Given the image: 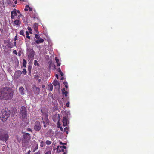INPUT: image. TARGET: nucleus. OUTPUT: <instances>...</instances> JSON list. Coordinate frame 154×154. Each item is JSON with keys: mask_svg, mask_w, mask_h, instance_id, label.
I'll list each match as a JSON object with an SVG mask.
<instances>
[{"mask_svg": "<svg viewBox=\"0 0 154 154\" xmlns=\"http://www.w3.org/2000/svg\"><path fill=\"white\" fill-rule=\"evenodd\" d=\"M0 91V100H9L12 98L14 91L11 88L6 87L1 89Z\"/></svg>", "mask_w": 154, "mask_h": 154, "instance_id": "1", "label": "nucleus"}, {"mask_svg": "<svg viewBox=\"0 0 154 154\" xmlns=\"http://www.w3.org/2000/svg\"><path fill=\"white\" fill-rule=\"evenodd\" d=\"M30 139L31 136L29 134L27 133H24L23 135L22 143V146L23 147L27 146Z\"/></svg>", "mask_w": 154, "mask_h": 154, "instance_id": "2", "label": "nucleus"}, {"mask_svg": "<svg viewBox=\"0 0 154 154\" xmlns=\"http://www.w3.org/2000/svg\"><path fill=\"white\" fill-rule=\"evenodd\" d=\"M11 113L10 111L8 109H3L2 111V116L1 117L2 120L3 122L6 121L9 117Z\"/></svg>", "mask_w": 154, "mask_h": 154, "instance_id": "3", "label": "nucleus"}, {"mask_svg": "<svg viewBox=\"0 0 154 154\" xmlns=\"http://www.w3.org/2000/svg\"><path fill=\"white\" fill-rule=\"evenodd\" d=\"M42 113V122L44 124V127H46L49 124V121L48 118V116L46 113H43L42 110L41 111Z\"/></svg>", "mask_w": 154, "mask_h": 154, "instance_id": "4", "label": "nucleus"}, {"mask_svg": "<svg viewBox=\"0 0 154 154\" xmlns=\"http://www.w3.org/2000/svg\"><path fill=\"white\" fill-rule=\"evenodd\" d=\"M27 115V111L26 108L22 106L21 107L20 112V118L23 119H25Z\"/></svg>", "mask_w": 154, "mask_h": 154, "instance_id": "5", "label": "nucleus"}, {"mask_svg": "<svg viewBox=\"0 0 154 154\" xmlns=\"http://www.w3.org/2000/svg\"><path fill=\"white\" fill-rule=\"evenodd\" d=\"M41 125L40 122L38 121H36L34 126V129L36 131H39L41 129Z\"/></svg>", "mask_w": 154, "mask_h": 154, "instance_id": "6", "label": "nucleus"}, {"mask_svg": "<svg viewBox=\"0 0 154 154\" xmlns=\"http://www.w3.org/2000/svg\"><path fill=\"white\" fill-rule=\"evenodd\" d=\"M8 134L4 131L0 137V140L6 142L8 140Z\"/></svg>", "mask_w": 154, "mask_h": 154, "instance_id": "7", "label": "nucleus"}, {"mask_svg": "<svg viewBox=\"0 0 154 154\" xmlns=\"http://www.w3.org/2000/svg\"><path fill=\"white\" fill-rule=\"evenodd\" d=\"M68 116H66L63 117L62 119V122L63 125L64 126H66L67 125L69 121H68Z\"/></svg>", "mask_w": 154, "mask_h": 154, "instance_id": "8", "label": "nucleus"}, {"mask_svg": "<svg viewBox=\"0 0 154 154\" xmlns=\"http://www.w3.org/2000/svg\"><path fill=\"white\" fill-rule=\"evenodd\" d=\"M33 91L35 94H38L40 93V88L37 87L35 85H34L33 87Z\"/></svg>", "mask_w": 154, "mask_h": 154, "instance_id": "9", "label": "nucleus"}, {"mask_svg": "<svg viewBox=\"0 0 154 154\" xmlns=\"http://www.w3.org/2000/svg\"><path fill=\"white\" fill-rule=\"evenodd\" d=\"M35 13H34L32 14V17L35 20H37L38 21H39V18L38 16L37 13L35 12Z\"/></svg>", "mask_w": 154, "mask_h": 154, "instance_id": "10", "label": "nucleus"}, {"mask_svg": "<svg viewBox=\"0 0 154 154\" xmlns=\"http://www.w3.org/2000/svg\"><path fill=\"white\" fill-rule=\"evenodd\" d=\"M38 148V145L37 142L32 146V152H34Z\"/></svg>", "mask_w": 154, "mask_h": 154, "instance_id": "11", "label": "nucleus"}, {"mask_svg": "<svg viewBox=\"0 0 154 154\" xmlns=\"http://www.w3.org/2000/svg\"><path fill=\"white\" fill-rule=\"evenodd\" d=\"M38 23H34L33 27L34 30L36 31V33H39L38 29Z\"/></svg>", "mask_w": 154, "mask_h": 154, "instance_id": "12", "label": "nucleus"}, {"mask_svg": "<svg viewBox=\"0 0 154 154\" xmlns=\"http://www.w3.org/2000/svg\"><path fill=\"white\" fill-rule=\"evenodd\" d=\"M53 84L54 86H56L58 88L60 87V84L57 80H54L53 82Z\"/></svg>", "mask_w": 154, "mask_h": 154, "instance_id": "13", "label": "nucleus"}, {"mask_svg": "<svg viewBox=\"0 0 154 154\" xmlns=\"http://www.w3.org/2000/svg\"><path fill=\"white\" fill-rule=\"evenodd\" d=\"M57 152L59 153L61 152H64V149H63L62 147L60 146H57Z\"/></svg>", "mask_w": 154, "mask_h": 154, "instance_id": "14", "label": "nucleus"}, {"mask_svg": "<svg viewBox=\"0 0 154 154\" xmlns=\"http://www.w3.org/2000/svg\"><path fill=\"white\" fill-rule=\"evenodd\" d=\"M21 73H22L20 71H17L15 73L14 76L16 78H18L20 76Z\"/></svg>", "mask_w": 154, "mask_h": 154, "instance_id": "15", "label": "nucleus"}, {"mask_svg": "<svg viewBox=\"0 0 154 154\" xmlns=\"http://www.w3.org/2000/svg\"><path fill=\"white\" fill-rule=\"evenodd\" d=\"M14 23L15 25H20L21 24V21L20 20L17 19L14 21Z\"/></svg>", "mask_w": 154, "mask_h": 154, "instance_id": "16", "label": "nucleus"}, {"mask_svg": "<svg viewBox=\"0 0 154 154\" xmlns=\"http://www.w3.org/2000/svg\"><path fill=\"white\" fill-rule=\"evenodd\" d=\"M24 88L22 86L20 87L19 88V92L22 95H23L24 94Z\"/></svg>", "mask_w": 154, "mask_h": 154, "instance_id": "17", "label": "nucleus"}, {"mask_svg": "<svg viewBox=\"0 0 154 154\" xmlns=\"http://www.w3.org/2000/svg\"><path fill=\"white\" fill-rule=\"evenodd\" d=\"M34 52L32 51L29 53L28 57L29 59H32L34 57Z\"/></svg>", "mask_w": 154, "mask_h": 154, "instance_id": "18", "label": "nucleus"}, {"mask_svg": "<svg viewBox=\"0 0 154 154\" xmlns=\"http://www.w3.org/2000/svg\"><path fill=\"white\" fill-rule=\"evenodd\" d=\"M44 41V40L42 38H40L38 40H36L35 41V42L37 44L39 43H42Z\"/></svg>", "mask_w": 154, "mask_h": 154, "instance_id": "19", "label": "nucleus"}, {"mask_svg": "<svg viewBox=\"0 0 154 154\" xmlns=\"http://www.w3.org/2000/svg\"><path fill=\"white\" fill-rule=\"evenodd\" d=\"M11 14L14 16H17V11L16 9L14 8L13 10L11 12Z\"/></svg>", "mask_w": 154, "mask_h": 154, "instance_id": "20", "label": "nucleus"}, {"mask_svg": "<svg viewBox=\"0 0 154 154\" xmlns=\"http://www.w3.org/2000/svg\"><path fill=\"white\" fill-rule=\"evenodd\" d=\"M49 90L50 91H52L53 89V85L52 84L50 83L48 85Z\"/></svg>", "mask_w": 154, "mask_h": 154, "instance_id": "21", "label": "nucleus"}, {"mask_svg": "<svg viewBox=\"0 0 154 154\" xmlns=\"http://www.w3.org/2000/svg\"><path fill=\"white\" fill-rule=\"evenodd\" d=\"M26 61L24 59H23V66L24 67H26Z\"/></svg>", "mask_w": 154, "mask_h": 154, "instance_id": "22", "label": "nucleus"}, {"mask_svg": "<svg viewBox=\"0 0 154 154\" xmlns=\"http://www.w3.org/2000/svg\"><path fill=\"white\" fill-rule=\"evenodd\" d=\"M26 37L27 38H28L29 39H30V37L29 36V34L27 31H26Z\"/></svg>", "mask_w": 154, "mask_h": 154, "instance_id": "23", "label": "nucleus"}, {"mask_svg": "<svg viewBox=\"0 0 154 154\" xmlns=\"http://www.w3.org/2000/svg\"><path fill=\"white\" fill-rule=\"evenodd\" d=\"M34 65L36 66H38L39 65V64L38 62V61L36 60H35L34 62Z\"/></svg>", "mask_w": 154, "mask_h": 154, "instance_id": "24", "label": "nucleus"}, {"mask_svg": "<svg viewBox=\"0 0 154 154\" xmlns=\"http://www.w3.org/2000/svg\"><path fill=\"white\" fill-rule=\"evenodd\" d=\"M35 36L36 39H37L38 40L41 38L40 36H39V35H38L37 34H35Z\"/></svg>", "mask_w": 154, "mask_h": 154, "instance_id": "25", "label": "nucleus"}, {"mask_svg": "<svg viewBox=\"0 0 154 154\" xmlns=\"http://www.w3.org/2000/svg\"><path fill=\"white\" fill-rule=\"evenodd\" d=\"M45 143L47 145H49L51 143V142L50 141L47 140L46 141Z\"/></svg>", "mask_w": 154, "mask_h": 154, "instance_id": "26", "label": "nucleus"}, {"mask_svg": "<svg viewBox=\"0 0 154 154\" xmlns=\"http://www.w3.org/2000/svg\"><path fill=\"white\" fill-rule=\"evenodd\" d=\"M68 128L67 127H65L64 129V131L66 132L67 134H68Z\"/></svg>", "mask_w": 154, "mask_h": 154, "instance_id": "27", "label": "nucleus"}, {"mask_svg": "<svg viewBox=\"0 0 154 154\" xmlns=\"http://www.w3.org/2000/svg\"><path fill=\"white\" fill-rule=\"evenodd\" d=\"M28 30L29 31V32L32 34V29L31 27L29 26H28L27 28Z\"/></svg>", "mask_w": 154, "mask_h": 154, "instance_id": "28", "label": "nucleus"}, {"mask_svg": "<svg viewBox=\"0 0 154 154\" xmlns=\"http://www.w3.org/2000/svg\"><path fill=\"white\" fill-rule=\"evenodd\" d=\"M63 84L65 85V86L66 88H68V83L67 82H63Z\"/></svg>", "mask_w": 154, "mask_h": 154, "instance_id": "29", "label": "nucleus"}, {"mask_svg": "<svg viewBox=\"0 0 154 154\" xmlns=\"http://www.w3.org/2000/svg\"><path fill=\"white\" fill-rule=\"evenodd\" d=\"M62 93H63V95H64L65 97H66L67 96L68 92L67 91H65L64 92H63Z\"/></svg>", "mask_w": 154, "mask_h": 154, "instance_id": "30", "label": "nucleus"}, {"mask_svg": "<svg viewBox=\"0 0 154 154\" xmlns=\"http://www.w3.org/2000/svg\"><path fill=\"white\" fill-rule=\"evenodd\" d=\"M60 120L59 119L58 120V122L57 123V127L58 128H59L60 127V125H61V124L60 123Z\"/></svg>", "mask_w": 154, "mask_h": 154, "instance_id": "31", "label": "nucleus"}, {"mask_svg": "<svg viewBox=\"0 0 154 154\" xmlns=\"http://www.w3.org/2000/svg\"><path fill=\"white\" fill-rule=\"evenodd\" d=\"M20 35H22L23 36L24 35V33L23 30L20 31Z\"/></svg>", "mask_w": 154, "mask_h": 154, "instance_id": "32", "label": "nucleus"}, {"mask_svg": "<svg viewBox=\"0 0 154 154\" xmlns=\"http://www.w3.org/2000/svg\"><path fill=\"white\" fill-rule=\"evenodd\" d=\"M25 7L26 8H29V10L30 11H32V8H31L30 7L29 5H26V6H25Z\"/></svg>", "mask_w": 154, "mask_h": 154, "instance_id": "33", "label": "nucleus"}, {"mask_svg": "<svg viewBox=\"0 0 154 154\" xmlns=\"http://www.w3.org/2000/svg\"><path fill=\"white\" fill-rule=\"evenodd\" d=\"M17 36L16 35L15 37L14 38V45L15 46H16V41L17 40Z\"/></svg>", "mask_w": 154, "mask_h": 154, "instance_id": "34", "label": "nucleus"}, {"mask_svg": "<svg viewBox=\"0 0 154 154\" xmlns=\"http://www.w3.org/2000/svg\"><path fill=\"white\" fill-rule=\"evenodd\" d=\"M43 141H41L40 142L41 144H40V146L41 147H43L44 146V145H43Z\"/></svg>", "mask_w": 154, "mask_h": 154, "instance_id": "35", "label": "nucleus"}, {"mask_svg": "<svg viewBox=\"0 0 154 154\" xmlns=\"http://www.w3.org/2000/svg\"><path fill=\"white\" fill-rule=\"evenodd\" d=\"M27 130L28 131H30L31 132H32V129H31L30 128H28L27 129Z\"/></svg>", "mask_w": 154, "mask_h": 154, "instance_id": "36", "label": "nucleus"}, {"mask_svg": "<svg viewBox=\"0 0 154 154\" xmlns=\"http://www.w3.org/2000/svg\"><path fill=\"white\" fill-rule=\"evenodd\" d=\"M45 154H51V151H49L47 152Z\"/></svg>", "mask_w": 154, "mask_h": 154, "instance_id": "37", "label": "nucleus"}, {"mask_svg": "<svg viewBox=\"0 0 154 154\" xmlns=\"http://www.w3.org/2000/svg\"><path fill=\"white\" fill-rule=\"evenodd\" d=\"M55 60H56V62L57 63L59 62V60L57 57H55Z\"/></svg>", "mask_w": 154, "mask_h": 154, "instance_id": "38", "label": "nucleus"}, {"mask_svg": "<svg viewBox=\"0 0 154 154\" xmlns=\"http://www.w3.org/2000/svg\"><path fill=\"white\" fill-rule=\"evenodd\" d=\"M66 105L67 107H69V102H68L67 103H66Z\"/></svg>", "mask_w": 154, "mask_h": 154, "instance_id": "39", "label": "nucleus"}, {"mask_svg": "<svg viewBox=\"0 0 154 154\" xmlns=\"http://www.w3.org/2000/svg\"><path fill=\"white\" fill-rule=\"evenodd\" d=\"M11 19H14L15 18L14 16L12 14H11Z\"/></svg>", "mask_w": 154, "mask_h": 154, "instance_id": "40", "label": "nucleus"}, {"mask_svg": "<svg viewBox=\"0 0 154 154\" xmlns=\"http://www.w3.org/2000/svg\"><path fill=\"white\" fill-rule=\"evenodd\" d=\"M5 146H3L2 148V151L5 150Z\"/></svg>", "mask_w": 154, "mask_h": 154, "instance_id": "41", "label": "nucleus"}, {"mask_svg": "<svg viewBox=\"0 0 154 154\" xmlns=\"http://www.w3.org/2000/svg\"><path fill=\"white\" fill-rule=\"evenodd\" d=\"M57 71L59 72V73L62 72L61 70L60 69V68H59L58 69H57Z\"/></svg>", "mask_w": 154, "mask_h": 154, "instance_id": "42", "label": "nucleus"}, {"mask_svg": "<svg viewBox=\"0 0 154 154\" xmlns=\"http://www.w3.org/2000/svg\"><path fill=\"white\" fill-rule=\"evenodd\" d=\"M62 93L63 92H64L65 91H65V88H63V89H62Z\"/></svg>", "mask_w": 154, "mask_h": 154, "instance_id": "43", "label": "nucleus"}, {"mask_svg": "<svg viewBox=\"0 0 154 154\" xmlns=\"http://www.w3.org/2000/svg\"><path fill=\"white\" fill-rule=\"evenodd\" d=\"M13 52L14 54H17V52L16 50H14Z\"/></svg>", "mask_w": 154, "mask_h": 154, "instance_id": "44", "label": "nucleus"}, {"mask_svg": "<svg viewBox=\"0 0 154 154\" xmlns=\"http://www.w3.org/2000/svg\"><path fill=\"white\" fill-rule=\"evenodd\" d=\"M61 147H62L63 149H66V147L65 146H61Z\"/></svg>", "mask_w": 154, "mask_h": 154, "instance_id": "45", "label": "nucleus"}, {"mask_svg": "<svg viewBox=\"0 0 154 154\" xmlns=\"http://www.w3.org/2000/svg\"><path fill=\"white\" fill-rule=\"evenodd\" d=\"M60 73L61 76H63V74L62 72H60Z\"/></svg>", "mask_w": 154, "mask_h": 154, "instance_id": "46", "label": "nucleus"}, {"mask_svg": "<svg viewBox=\"0 0 154 154\" xmlns=\"http://www.w3.org/2000/svg\"><path fill=\"white\" fill-rule=\"evenodd\" d=\"M23 73L24 74H25V73H24V72H25V74H26V70L25 69H23Z\"/></svg>", "mask_w": 154, "mask_h": 154, "instance_id": "47", "label": "nucleus"}, {"mask_svg": "<svg viewBox=\"0 0 154 154\" xmlns=\"http://www.w3.org/2000/svg\"><path fill=\"white\" fill-rule=\"evenodd\" d=\"M27 8H26L24 9V10L26 11H28V9Z\"/></svg>", "mask_w": 154, "mask_h": 154, "instance_id": "48", "label": "nucleus"}, {"mask_svg": "<svg viewBox=\"0 0 154 154\" xmlns=\"http://www.w3.org/2000/svg\"><path fill=\"white\" fill-rule=\"evenodd\" d=\"M57 63V66H60V63H59V62L58 63Z\"/></svg>", "mask_w": 154, "mask_h": 154, "instance_id": "49", "label": "nucleus"}, {"mask_svg": "<svg viewBox=\"0 0 154 154\" xmlns=\"http://www.w3.org/2000/svg\"><path fill=\"white\" fill-rule=\"evenodd\" d=\"M20 15H19L18 16V18H20V17L21 16H22V14H20Z\"/></svg>", "mask_w": 154, "mask_h": 154, "instance_id": "50", "label": "nucleus"}, {"mask_svg": "<svg viewBox=\"0 0 154 154\" xmlns=\"http://www.w3.org/2000/svg\"><path fill=\"white\" fill-rule=\"evenodd\" d=\"M45 85H44V84L42 85V88H44L45 87Z\"/></svg>", "mask_w": 154, "mask_h": 154, "instance_id": "51", "label": "nucleus"}, {"mask_svg": "<svg viewBox=\"0 0 154 154\" xmlns=\"http://www.w3.org/2000/svg\"><path fill=\"white\" fill-rule=\"evenodd\" d=\"M35 154H40V152L38 151Z\"/></svg>", "mask_w": 154, "mask_h": 154, "instance_id": "52", "label": "nucleus"}, {"mask_svg": "<svg viewBox=\"0 0 154 154\" xmlns=\"http://www.w3.org/2000/svg\"><path fill=\"white\" fill-rule=\"evenodd\" d=\"M30 152H31V151L30 150L28 151L27 152V154H30Z\"/></svg>", "mask_w": 154, "mask_h": 154, "instance_id": "53", "label": "nucleus"}, {"mask_svg": "<svg viewBox=\"0 0 154 154\" xmlns=\"http://www.w3.org/2000/svg\"><path fill=\"white\" fill-rule=\"evenodd\" d=\"M60 144H62H62H66V143H62V142H60Z\"/></svg>", "mask_w": 154, "mask_h": 154, "instance_id": "54", "label": "nucleus"}, {"mask_svg": "<svg viewBox=\"0 0 154 154\" xmlns=\"http://www.w3.org/2000/svg\"><path fill=\"white\" fill-rule=\"evenodd\" d=\"M67 151H66L65 152H64L63 154H67Z\"/></svg>", "mask_w": 154, "mask_h": 154, "instance_id": "55", "label": "nucleus"}, {"mask_svg": "<svg viewBox=\"0 0 154 154\" xmlns=\"http://www.w3.org/2000/svg\"><path fill=\"white\" fill-rule=\"evenodd\" d=\"M64 78L63 77H61L60 79V80H64Z\"/></svg>", "mask_w": 154, "mask_h": 154, "instance_id": "56", "label": "nucleus"}, {"mask_svg": "<svg viewBox=\"0 0 154 154\" xmlns=\"http://www.w3.org/2000/svg\"><path fill=\"white\" fill-rule=\"evenodd\" d=\"M56 77L57 79H58V75L57 74H56Z\"/></svg>", "mask_w": 154, "mask_h": 154, "instance_id": "57", "label": "nucleus"}, {"mask_svg": "<svg viewBox=\"0 0 154 154\" xmlns=\"http://www.w3.org/2000/svg\"><path fill=\"white\" fill-rule=\"evenodd\" d=\"M60 129L61 131H63V128L62 127H60Z\"/></svg>", "mask_w": 154, "mask_h": 154, "instance_id": "58", "label": "nucleus"}, {"mask_svg": "<svg viewBox=\"0 0 154 154\" xmlns=\"http://www.w3.org/2000/svg\"><path fill=\"white\" fill-rule=\"evenodd\" d=\"M17 13L20 14V11L19 10H18L17 11Z\"/></svg>", "mask_w": 154, "mask_h": 154, "instance_id": "59", "label": "nucleus"}, {"mask_svg": "<svg viewBox=\"0 0 154 154\" xmlns=\"http://www.w3.org/2000/svg\"><path fill=\"white\" fill-rule=\"evenodd\" d=\"M14 3H15V4H17V0L15 1V2H14Z\"/></svg>", "mask_w": 154, "mask_h": 154, "instance_id": "60", "label": "nucleus"}, {"mask_svg": "<svg viewBox=\"0 0 154 154\" xmlns=\"http://www.w3.org/2000/svg\"><path fill=\"white\" fill-rule=\"evenodd\" d=\"M41 81V79H39L38 80V81H39V82H40Z\"/></svg>", "mask_w": 154, "mask_h": 154, "instance_id": "61", "label": "nucleus"}, {"mask_svg": "<svg viewBox=\"0 0 154 154\" xmlns=\"http://www.w3.org/2000/svg\"><path fill=\"white\" fill-rule=\"evenodd\" d=\"M26 154H27L26 153Z\"/></svg>", "mask_w": 154, "mask_h": 154, "instance_id": "62", "label": "nucleus"}]
</instances>
